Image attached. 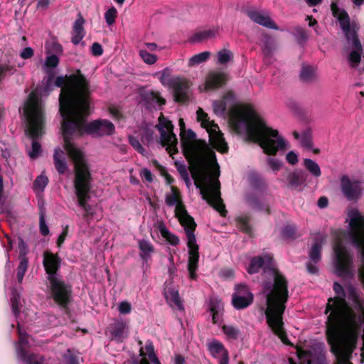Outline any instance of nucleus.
<instances>
[{
	"label": "nucleus",
	"mask_w": 364,
	"mask_h": 364,
	"mask_svg": "<svg viewBox=\"0 0 364 364\" xmlns=\"http://www.w3.org/2000/svg\"><path fill=\"white\" fill-rule=\"evenodd\" d=\"M17 355L26 364H45L43 356L33 353H30L23 347L18 348Z\"/></svg>",
	"instance_id": "22"
},
{
	"label": "nucleus",
	"mask_w": 364,
	"mask_h": 364,
	"mask_svg": "<svg viewBox=\"0 0 364 364\" xmlns=\"http://www.w3.org/2000/svg\"><path fill=\"white\" fill-rule=\"evenodd\" d=\"M18 248L19 250L18 258L28 257L27 255L29 252L28 245L23 240V239L21 237H18Z\"/></svg>",
	"instance_id": "49"
},
{
	"label": "nucleus",
	"mask_w": 364,
	"mask_h": 364,
	"mask_svg": "<svg viewBox=\"0 0 364 364\" xmlns=\"http://www.w3.org/2000/svg\"><path fill=\"white\" fill-rule=\"evenodd\" d=\"M59 64V58L56 55H50L46 59L45 65L47 68H55Z\"/></svg>",
	"instance_id": "52"
},
{
	"label": "nucleus",
	"mask_w": 364,
	"mask_h": 364,
	"mask_svg": "<svg viewBox=\"0 0 364 364\" xmlns=\"http://www.w3.org/2000/svg\"><path fill=\"white\" fill-rule=\"evenodd\" d=\"M139 56L145 63L149 65L155 63L158 59L156 55L149 53L147 50L144 49L140 50Z\"/></svg>",
	"instance_id": "46"
},
{
	"label": "nucleus",
	"mask_w": 364,
	"mask_h": 364,
	"mask_svg": "<svg viewBox=\"0 0 364 364\" xmlns=\"http://www.w3.org/2000/svg\"><path fill=\"white\" fill-rule=\"evenodd\" d=\"M299 76L303 82H311L316 78V70L311 65H303Z\"/></svg>",
	"instance_id": "30"
},
{
	"label": "nucleus",
	"mask_w": 364,
	"mask_h": 364,
	"mask_svg": "<svg viewBox=\"0 0 364 364\" xmlns=\"http://www.w3.org/2000/svg\"><path fill=\"white\" fill-rule=\"evenodd\" d=\"M18 343L21 345L20 347H23V346H26L28 343V335L21 331L19 326H18Z\"/></svg>",
	"instance_id": "60"
},
{
	"label": "nucleus",
	"mask_w": 364,
	"mask_h": 364,
	"mask_svg": "<svg viewBox=\"0 0 364 364\" xmlns=\"http://www.w3.org/2000/svg\"><path fill=\"white\" fill-rule=\"evenodd\" d=\"M321 244L318 242H314L309 252L310 261L318 264L321 260Z\"/></svg>",
	"instance_id": "31"
},
{
	"label": "nucleus",
	"mask_w": 364,
	"mask_h": 364,
	"mask_svg": "<svg viewBox=\"0 0 364 364\" xmlns=\"http://www.w3.org/2000/svg\"><path fill=\"white\" fill-rule=\"evenodd\" d=\"M157 128L160 132V143L163 147H166V151L170 155L178 153L177 138L173 133L174 126L173 123L164 118H159V124Z\"/></svg>",
	"instance_id": "12"
},
{
	"label": "nucleus",
	"mask_w": 364,
	"mask_h": 364,
	"mask_svg": "<svg viewBox=\"0 0 364 364\" xmlns=\"http://www.w3.org/2000/svg\"><path fill=\"white\" fill-rule=\"evenodd\" d=\"M254 296L242 297L232 295V304L236 309H243L252 304Z\"/></svg>",
	"instance_id": "28"
},
{
	"label": "nucleus",
	"mask_w": 364,
	"mask_h": 364,
	"mask_svg": "<svg viewBox=\"0 0 364 364\" xmlns=\"http://www.w3.org/2000/svg\"><path fill=\"white\" fill-rule=\"evenodd\" d=\"M222 330L227 337L230 339L236 340L239 338L240 334L239 328L230 325H223Z\"/></svg>",
	"instance_id": "42"
},
{
	"label": "nucleus",
	"mask_w": 364,
	"mask_h": 364,
	"mask_svg": "<svg viewBox=\"0 0 364 364\" xmlns=\"http://www.w3.org/2000/svg\"><path fill=\"white\" fill-rule=\"evenodd\" d=\"M84 23L85 19L81 13H79L73 27L71 41L74 45L79 44L85 36Z\"/></svg>",
	"instance_id": "23"
},
{
	"label": "nucleus",
	"mask_w": 364,
	"mask_h": 364,
	"mask_svg": "<svg viewBox=\"0 0 364 364\" xmlns=\"http://www.w3.org/2000/svg\"><path fill=\"white\" fill-rule=\"evenodd\" d=\"M304 166L306 169L314 177L318 178L321 176V171L314 161L310 159H305L304 160Z\"/></svg>",
	"instance_id": "33"
},
{
	"label": "nucleus",
	"mask_w": 364,
	"mask_h": 364,
	"mask_svg": "<svg viewBox=\"0 0 364 364\" xmlns=\"http://www.w3.org/2000/svg\"><path fill=\"white\" fill-rule=\"evenodd\" d=\"M157 229L160 232L161 236L172 246H177L180 240L179 237L171 232L166 227V225L162 221H158L157 223Z\"/></svg>",
	"instance_id": "24"
},
{
	"label": "nucleus",
	"mask_w": 364,
	"mask_h": 364,
	"mask_svg": "<svg viewBox=\"0 0 364 364\" xmlns=\"http://www.w3.org/2000/svg\"><path fill=\"white\" fill-rule=\"evenodd\" d=\"M340 188L348 201L357 202L364 193V183L359 180H351L347 175H343L340 180Z\"/></svg>",
	"instance_id": "14"
},
{
	"label": "nucleus",
	"mask_w": 364,
	"mask_h": 364,
	"mask_svg": "<svg viewBox=\"0 0 364 364\" xmlns=\"http://www.w3.org/2000/svg\"><path fill=\"white\" fill-rule=\"evenodd\" d=\"M175 216L178 218L181 225L183 227L186 235L188 248V271L191 279L196 280L198 277L196 271L198 269L199 261V247L195 235L197 225L194 218L188 213L182 201L176 205Z\"/></svg>",
	"instance_id": "7"
},
{
	"label": "nucleus",
	"mask_w": 364,
	"mask_h": 364,
	"mask_svg": "<svg viewBox=\"0 0 364 364\" xmlns=\"http://www.w3.org/2000/svg\"><path fill=\"white\" fill-rule=\"evenodd\" d=\"M348 299L350 300L353 306L358 311L364 309V296L355 287H350L348 289Z\"/></svg>",
	"instance_id": "25"
},
{
	"label": "nucleus",
	"mask_w": 364,
	"mask_h": 364,
	"mask_svg": "<svg viewBox=\"0 0 364 364\" xmlns=\"http://www.w3.org/2000/svg\"><path fill=\"white\" fill-rule=\"evenodd\" d=\"M53 161L57 171L60 174H64L68 169L64 151L61 149H56L53 155Z\"/></svg>",
	"instance_id": "26"
},
{
	"label": "nucleus",
	"mask_w": 364,
	"mask_h": 364,
	"mask_svg": "<svg viewBox=\"0 0 364 364\" xmlns=\"http://www.w3.org/2000/svg\"><path fill=\"white\" fill-rule=\"evenodd\" d=\"M234 296H240L242 297L253 296V294L250 291L249 287L244 284H239L235 287V292L232 294Z\"/></svg>",
	"instance_id": "43"
},
{
	"label": "nucleus",
	"mask_w": 364,
	"mask_h": 364,
	"mask_svg": "<svg viewBox=\"0 0 364 364\" xmlns=\"http://www.w3.org/2000/svg\"><path fill=\"white\" fill-rule=\"evenodd\" d=\"M228 80V75L225 73L210 71L208 73L205 79V89L216 90L223 86Z\"/></svg>",
	"instance_id": "19"
},
{
	"label": "nucleus",
	"mask_w": 364,
	"mask_h": 364,
	"mask_svg": "<svg viewBox=\"0 0 364 364\" xmlns=\"http://www.w3.org/2000/svg\"><path fill=\"white\" fill-rule=\"evenodd\" d=\"M68 231H69V225H66L65 227H63L62 232L60 233V235L58 236V237L57 239L56 244L58 247H60L62 246V245L64 243V242L68 236Z\"/></svg>",
	"instance_id": "58"
},
{
	"label": "nucleus",
	"mask_w": 364,
	"mask_h": 364,
	"mask_svg": "<svg viewBox=\"0 0 364 364\" xmlns=\"http://www.w3.org/2000/svg\"><path fill=\"white\" fill-rule=\"evenodd\" d=\"M220 308V301L218 299H211L210 301V311L218 314Z\"/></svg>",
	"instance_id": "62"
},
{
	"label": "nucleus",
	"mask_w": 364,
	"mask_h": 364,
	"mask_svg": "<svg viewBox=\"0 0 364 364\" xmlns=\"http://www.w3.org/2000/svg\"><path fill=\"white\" fill-rule=\"evenodd\" d=\"M127 325L122 321H118L110 324L108 331L110 333L111 340L118 343L122 342L127 337Z\"/></svg>",
	"instance_id": "20"
},
{
	"label": "nucleus",
	"mask_w": 364,
	"mask_h": 364,
	"mask_svg": "<svg viewBox=\"0 0 364 364\" xmlns=\"http://www.w3.org/2000/svg\"><path fill=\"white\" fill-rule=\"evenodd\" d=\"M245 14L253 22L259 25L268 28L279 30L278 26L267 14H264L253 9H247Z\"/></svg>",
	"instance_id": "17"
},
{
	"label": "nucleus",
	"mask_w": 364,
	"mask_h": 364,
	"mask_svg": "<svg viewBox=\"0 0 364 364\" xmlns=\"http://www.w3.org/2000/svg\"><path fill=\"white\" fill-rule=\"evenodd\" d=\"M232 58H233V54L229 50L223 49V50H220L218 53V63L220 65H225L230 60H232Z\"/></svg>",
	"instance_id": "44"
},
{
	"label": "nucleus",
	"mask_w": 364,
	"mask_h": 364,
	"mask_svg": "<svg viewBox=\"0 0 364 364\" xmlns=\"http://www.w3.org/2000/svg\"><path fill=\"white\" fill-rule=\"evenodd\" d=\"M91 51L93 55L100 56L103 53V48L100 43L95 42L92 45Z\"/></svg>",
	"instance_id": "61"
},
{
	"label": "nucleus",
	"mask_w": 364,
	"mask_h": 364,
	"mask_svg": "<svg viewBox=\"0 0 364 364\" xmlns=\"http://www.w3.org/2000/svg\"><path fill=\"white\" fill-rule=\"evenodd\" d=\"M230 122L236 132L240 133L245 130L249 140L259 144L268 155H275L279 149L286 148L287 142L279 136V132L267 127L249 105H241L232 109Z\"/></svg>",
	"instance_id": "5"
},
{
	"label": "nucleus",
	"mask_w": 364,
	"mask_h": 364,
	"mask_svg": "<svg viewBox=\"0 0 364 364\" xmlns=\"http://www.w3.org/2000/svg\"><path fill=\"white\" fill-rule=\"evenodd\" d=\"M215 36V32L212 30H206L196 33L191 38L192 43H199L204 40L210 38Z\"/></svg>",
	"instance_id": "40"
},
{
	"label": "nucleus",
	"mask_w": 364,
	"mask_h": 364,
	"mask_svg": "<svg viewBox=\"0 0 364 364\" xmlns=\"http://www.w3.org/2000/svg\"><path fill=\"white\" fill-rule=\"evenodd\" d=\"M131 304L127 301H122L119 304V311L122 314H127L131 312Z\"/></svg>",
	"instance_id": "63"
},
{
	"label": "nucleus",
	"mask_w": 364,
	"mask_h": 364,
	"mask_svg": "<svg viewBox=\"0 0 364 364\" xmlns=\"http://www.w3.org/2000/svg\"><path fill=\"white\" fill-rule=\"evenodd\" d=\"M48 282L51 298L60 308L67 309L72 300V285L60 277H51Z\"/></svg>",
	"instance_id": "11"
},
{
	"label": "nucleus",
	"mask_w": 364,
	"mask_h": 364,
	"mask_svg": "<svg viewBox=\"0 0 364 364\" xmlns=\"http://www.w3.org/2000/svg\"><path fill=\"white\" fill-rule=\"evenodd\" d=\"M336 255V269L340 277L352 275L353 257L341 242H337L334 246Z\"/></svg>",
	"instance_id": "13"
},
{
	"label": "nucleus",
	"mask_w": 364,
	"mask_h": 364,
	"mask_svg": "<svg viewBox=\"0 0 364 364\" xmlns=\"http://www.w3.org/2000/svg\"><path fill=\"white\" fill-rule=\"evenodd\" d=\"M261 41V48L263 55L266 58H271L273 55L274 51L277 48V43L275 38L267 33H264L262 35Z\"/></svg>",
	"instance_id": "21"
},
{
	"label": "nucleus",
	"mask_w": 364,
	"mask_h": 364,
	"mask_svg": "<svg viewBox=\"0 0 364 364\" xmlns=\"http://www.w3.org/2000/svg\"><path fill=\"white\" fill-rule=\"evenodd\" d=\"M165 297L166 300L170 301L176 305L178 310H183V306L179 296V293L177 290L173 288H169L167 291L165 292Z\"/></svg>",
	"instance_id": "29"
},
{
	"label": "nucleus",
	"mask_w": 364,
	"mask_h": 364,
	"mask_svg": "<svg viewBox=\"0 0 364 364\" xmlns=\"http://www.w3.org/2000/svg\"><path fill=\"white\" fill-rule=\"evenodd\" d=\"M208 350L215 358L223 355L225 353V351H228L224 347V345L217 340H214L208 344Z\"/></svg>",
	"instance_id": "34"
},
{
	"label": "nucleus",
	"mask_w": 364,
	"mask_h": 364,
	"mask_svg": "<svg viewBox=\"0 0 364 364\" xmlns=\"http://www.w3.org/2000/svg\"><path fill=\"white\" fill-rule=\"evenodd\" d=\"M263 269L266 276L273 278V283L264 282L263 289L267 294V307L265 311L267 323L281 341L289 345L286 331L284 328L282 316L286 309L285 304L289 299L288 281L280 272L274 267L273 259L269 255L253 257L247 269L249 274H253Z\"/></svg>",
	"instance_id": "4"
},
{
	"label": "nucleus",
	"mask_w": 364,
	"mask_h": 364,
	"mask_svg": "<svg viewBox=\"0 0 364 364\" xmlns=\"http://www.w3.org/2000/svg\"><path fill=\"white\" fill-rule=\"evenodd\" d=\"M213 111L218 116H223L225 114L227 105L224 100L214 101Z\"/></svg>",
	"instance_id": "47"
},
{
	"label": "nucleus",
	"mask_w": 364,
	"mask_h": 364,
	"mask_svg": "<svg viewBox=\"0 0 364 364\" xmlns=\"http://www.w3.org/2000/svg\"><path fill=\"white\" fill-rule=\"evenodd\" d=\"M247 203L254 208L260 209L261 204L257 197L254 194L247 196Z\"/></svg>",
	"instance_id": "57"
},
{
	"label": "nucleus",
	"mask_w": 364,
	"mask_h": 364,
	"mask_svg": "<svg viewBox=\"0 0 364 364\" xmlns=\"http://www.w3.org/2000/svg\"><path fill=\"white\" fill-rule=\"evenodd\" d=\"M75 163L74 188L77 199V205L83 208L90 199L92 176L87 163L73 161Z\"/></svg>",
	"instance_id": "8"
},
{
	"label": "nucleus",
	"mask_w": 364,
	"mask_h": 364,
	"mask_svg": "<svg viewBox=\"0 0 364 364\" xmlns=\"http://www.w3.org/2000/svg\"><path fill=\"white\" fill-rule=\"evenodd\" d=\"M308 173L302 169H296L287 176V186L291 190L302 191V186L307 181Z\"/></svg>",
	"instance_id": "18"
},
{
	"label": "nucleus",
	"mask_w": 364,
	"mask_h": 364,
	"mask_svg": "<svg viewBox=\"0 0 364 364\" xmlns=\"http://www.w3.org/2000/svg\"><path fill=\"white\" fill-rule=\"evenodd\" d=\"M154 132L150 129H144L140 133L141 142L145 145H149L153 141Z\"/></svg>",
	"instance_id": "48"
},
{
	"label": "nucleus",
	"mask_w": 364,
	"mask_h": 364,
	"mask_svg": "<svg viewBox=\"0 0 364 364\" xmlns=\"http://www.w3.org/2000/svg\"><path fill=\"white\" fill-rule=\"evenodd\" d=\"M11 309L15 316H17L20 314L19 309V296L18 295H14L11 298Z\"/></svg>",
	"instance_id": "53"
},
{
	"label": "nucleus",
	"mask_w": 364,
	"mask_h": 364,
	"mask_svg": "<svg viewBox=\"0 0 364 364\" xmlns=\"http://www.w3.org/2000/svg\"><path fill=\"white\" fill-rule=\"evenodd\" d=\"M173 97L176 102L186 103L189 100L190 82L186 79L175 78L171 82Z\"/></svg>",
	"instance_id": "16"
},
{
	"label": "nucleus",
	"mask_w": 364,
	"mask_h": 364,
	"mask_svg": "<svg viewBox=\"0 0 364 364\" xmlns=\"http://www.w3.org/2000/svg\"><path fill=\"white\" fill-rule=\"evenodd\" d=\"M196 114L198 121L201 122V126L205 128L208 132L209 141L212 146L222 154L227 153L228 146L218 125L213 121L209 120L208 114L202 108L199 107Z\"/></svg>",
	"instance_id": "9"
},
{
	"label": "nucleus",
	"mask_w": 364,
	"mask_h": 364,
	"mask_svg": "<svg viewBox=\"0 0 364 364\" xmlns=\"http://www.w3.org/2000/svg\"><path fill=\"white\" fill-rule=\"evenodd\" d=\"M39 227H40V232L42 235L46 236L49 234V232H50L49 228L46 223L45 216H44L43 213H41L40 215Z\"/></svg>",
	"instance_id": "55"
},
{
	"label": "nucleus",
	"mask_w": 364,
	"mask_h": 364,
	"mask_svg": "<svg viewBox=\"0 0 364 364\" xmlns=\"http://www.w3.org/2000/svg\"><path fill=\"white\" fill-rule=\"evenodd\" d=\"M176 165L181 177L184 180L186 184L190 183V179L186 166L183 164H178V163H176Z\"/></svg>",
	"instance_id": "54"
},
{
	"label": "nucleus",
	"mask_w": 364,
	"mask_h": 364,
	"mask_svg": "<svg viewBox=\"0 0 364 364\" xmlns=\"http://www.w3.org/2000/svg\"><path fill=\"white\" fill-rule=\"evenodd\" d=\"M296 228L294 225H288L285 226L282 230V235L287 238H292L296 234Z\"/></svg>",
	"instance_id": "56"
},
{
	"label": "nucleus",
	"mask_w": 364,
	"mask_h": 364,
	"mask_svg": "<svg viewBox=\"0 0 364 364\" xmlns=\"http://www.w3.org/2000/svg\"><path fill=\"white\" fill-rule=\"evenodd\" d=\"M48 181V178L43 174H41L37 176L33 183V191L36 192H43L47 186Z\"/></svg>",
	"instance_id": "39"
},
{
	"label": "nucleus",
	"mask_w": 364,
	"mask_h": 364,
	"mask_svg": "<svg viewBox=\"0 0 364 364\" xmlns=\"http://www.w3.org/2000/svg\"><path fill=\"white\" fill-rule=\"evenodd\" d=\"M180 136L183 154L190 164L191 176L196 187L200 191L202 198L225 217L228 211L220 197V171L215 153L210 166L205 156L208 145L205 141L196 139V134L191 129L180 133Z\"/></svg>",
	"instance_id": "2"
},
{
	"label": "nucleus",
	"mask_w": 364,
	"mask_h": 364,
	"mask_svg": "<svg viewBox=\"0 0 364 364\" xmlns=\"http://www.w3.org/2000/svg\"><path fill=\"white\" fill-rule=\"evenodd\" d=\"M62 259L58 253H53L46 250L43 254V265L46 273L48 274V280L51 277H58L56 274L61 266Z\"/></svg>",
	"instance_id": "15"
},
{
	"label": "nucleus",
	"mask_w": 364,
	"mask_h": 364,
	"mask_svg": "<svg viewBox=\"0 0 364 364\" xmlns=\"http://www.w3.org/2000/svg\"><path fill=\"white\" fill-rule=\"evenodd\" d=\"M362 53V44H360V48H353V50L350 52L348 60L351 67L355 68L360 63Z\"/></svg>",
	"instance_id": "37"
},
{
	"label": "nucleus",
	"mask_w": 364,
	"mask_h": 364,
	"mask_svg": "<svg viewBox=\"0 0 364 364\" xmlns=\"http://www.w3.org/2000/svg\"><path fill=\"white\" fill-rule=\"evenodd\" d=\"M250 218L249 216H240L236 219L238 228L243 232L247 234L252 233V227L250 225Z\"/></svg>",
	"instance_id": "38"
},
{
	"label": "nucleus",
	"mask_w": 364,
	"mask_h": 364,
	"mask_svg": "<svg viewBox=\"0 0 364 364\" xmlns=\"http://www.w3.org/2000/svg\"><path fill=\"white\" fill-rule=\"evenodd\" d=\"M117 14V11L114 6L111 7L105 12V18L109 26L112 25L115 22Z\"/></svg>",
	"instance_id": "51"
},
{
	"label": "nucleus",
	"mask_w": 364,
	"mask_h": 364,
	"mask_svg": "<svg viewBox=\"0 0 364 364\" xmlns=\"http://www.w3.org/2000/svg\"><path fill=\"white\" fill-rule=\"evenodd\" d=\"M140 175L147 182L151 183L153 181V175L150 170L146 168H144L141 170Z\"/></svg>",
	"instance_id": "64"
},
{
	"label": "nucleus",
	"mask_w": 364,
	"mask_h": 364,
	"mask_svg": "<svg viewBox=\"0 0 364 364\" xmlns=\"http://www.w3.org/2000/svg\"><path fill=\"white\" fill-rule=\"evenodd\" d=\"M333 288L338 296L329 298L326 305L324 313L329 314L326 321L325 334L331 351L348 358L357 348L361 322L356 321V314L353 311L345 310L346 293L342 285L335 282Z\"/></svg>",
	"instance_id": "3"
},
{
	"label": "nucleus",
	"mask_w": 364,
	"mask_h": 364,
	"mask_svg": "<svg viewBox=\"0 0 364 364\" xmlns=\"http://www.w3.org/2000/svg\"><path fill=\"white\" fill-rule=\"evenodd\" d=\"M23 114L27 121L28 135L33 139L29 156L33 159L41 152V146L36 139L43 134L45 126L42 101L35 91L29 94L24 105Z\"/></svg>",
	"instance_id": "6"
},
{
	"label": "nucleus",
	"mask_w": 364,
	"mask_h": 364,
	"mask_svg": "<svg viewBox=\"0 0 364 364\" xmlns=\"http://www.w3.org/2000/svg\"><path fill=\"white\" fill-rule=\"evenodd\" d=\"M267 163L274 172L278 171L282 166V163L279 160L274 158L268 159Z\"/></svg>",
	"instance_id": "59"
},
{
	"label": "nucleus",
	"mask_w": 364,
	"mask_h": 364,
	"mask_svg": "<svg viewBox=\"0 0 364 364\" xmlns=\"http://www.w3.org/2000/svg\"><path fill=\"white\" fill-rule=\"evenodd\" d=\"M55 85L61 88L59 111L63 117L61 125L64 149L73 161L86 163L82 152L72 142L74 136L84 133L92 135H111L114 124L107 119H97L86 124L85 119L90 114L91 90L90 81L81 70L58 76Z\"/></svg>",
	"instance_id": "1"
},
{
	"label": "nucleus",
	"mask_w": 364,
	"mask_h": 364,
	"mask_svg": "<svg viewBox=\"0 0 364 364\" xmlns=\"http://www.w3.org/2000/svg\"><path fill=\"white\" fill-rule=\"evenodd\" d=\"M293 34L296 38L298 43L300 45H303L308 38L305 29L300 26L294 28Z\"/></svg>",
	"instance_id": "45"
},
{
	"label": "nucleus",
	"mask_w": 364,
	"mask_h": 364,
	"mask_svg": "<svg viewBox=\"0 0 364 364\" xmlns=\"http://www.w3.org/2000/svg\"><path fill=\"white\" fill-rule=\"evenodd\" d=\"M210 56V53L209 51H204L198 54L194 55L190 58L188 65L193 66L204 63L206 60H208Z\"/></svg>",
	"instance_id": "41"
},
{
	"label": "nucleus",
	"mask_w": 364,
	"mask_h": 364,
	"mask_svg": "<svg viewBox=\"0 0 364 364\" xmlns=\"http://www.w3.org/2000/svg\"><path fill=\"white\" fill-rule=\"evenodd\" d=\"M19 264L17 267L16 279L21 284L28 267V257L18 258Z\"/></svg>",
	"instance_id": "32"
},
{
	"label": "nucleus",
	"mask_w": 364,
	"mask_h": 364,
	"mask_svg": "<svg viewBox=\"0 0 364 364\" xmlns=\"http://www.w3.org/2000/svg\"><path fill=\"white\" fill-rule=\"evenodd\" d=\"M331 9L333 16L337 18L348 43L351 41L353 48H360V41L354 26L350 25V17L347 11L340 9L336 2H332Z\"/></svg>",
	"instance_id": "10"
},
{
	"label": "nucleus",
	"mask_w": 364,
	"mask_h": 364,
	"mask_svg": "<svg viewBox=\"0 0 364 364\" xmlns=\"http://www.w3.org/2000/svg\"><path fill=\"white\" fill-rule=\"evenodd\" d=\"M144 98L148 102H154L159 106L166 104V100L161 97L160 93L157 91H150L144 94Z\"/></svg>",
	"instance_id": "35"
},
{
	"label": "nucleus",
	"mask_w": 364,
	"mask_h": 364,
	"mask_svg": "<svg viewBox=\"0 0 364 364\" xmlns=\"http://www.w3.org/2000/svg\"><path fill=\"white\" fill-rule=\"evenodd\" d=\"M171 194H167L166 196L165 201L168 206L176 205L178 203L182 201L181 199L180 193L176 186H171Z\"/></svg>",
	"instance_id": "36"
},
{
	"label": "nucleus",
	"mask_w": 364,
	"mask_h": 364,
	"mask_svg": "<svg viewBox=\"0 0 364 364\" xmlns=\"http://www.w3.org/2000/svg\"><path fill=\"white\" fill-rule=\"evenodd\" d=\"M129 141L131 146L139 154L145 155L146 154V150L141 144L139 139L136 136H129Z\"/></svg>",
	"instance_id": "50"
},
{
	"label": "nucleus",
	"mask_w": 364,
	"mask_h": 364,
	"mask_svg": "<svg viewBox=\"0 0 364 364\" xmlns=\"http://www.w3.org/2000/svg\"><path fill=\"white\" fill-rule=\"evenodd\" d=\"M139 249L141 252L139 254L140 257L144 261H147L152 253L154 252V247L151 242L147 240H140L138 242Z\"/></svg>",
	"instance_id": "27"
}]
</instances>
